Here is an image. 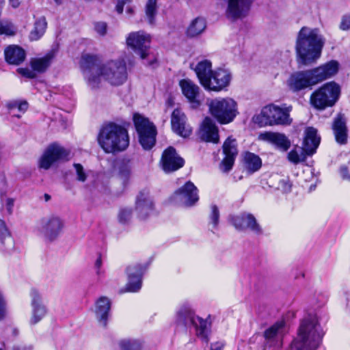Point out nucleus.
Wrapping results in <instances>:
<instances>
[{
    "label": "nucleus",
    "mask_w": 350,
    "mask_h": 350,
    "mask_svg": "<svg viewBox=\"0 0 350 350\" xmlns=\"http://www.w3.org/2000/svg\"><path fill=\"white\" fill-rule=\"evenodd\" d=\"M96 55L85 54L81 56L80 68L83 77L91 88H98L103 81L111 85H120L127 79L126 64L122 59L108 60L97 64Z\"/></svg>",
    "instance_id": "1"
},
{
    "label": "nucleus",
    "mask_w": 350,
    "mask_h": 350,
    "mask_svg": "<svg viewBox=\"0 0 350 350\" xmlns=\"http://www.w3.org/2000/svg\"><path fill=\"white\" fill-rule=\"evenodd\" d=\"M325 39L317 28L302 27L298 31L295 51L299 64L306 66L316 62L321 57Z\"/></svg>",
    "instance_id": "2"
},
{
    "label": "nucleus",
    "mask_w": 350,
    "mask_h": 350,
    "mask_svg": "<svg viewBox=\"0 0 350 350\" xmlns=\"http://www.w3.org/2000/svg\"><path fill=\"white\" fill-rule=\"evenodd\" d=\"M323 336L317 314H309L301 321L297 337L292 342L290 350H316Z\"/></svg>",
    "instance_id": "3"
},
{
    "label": "nucleus",
    "mask_w": 350,
    "mask_h": 350,
    "mask_svg": "<svg viewBox=\"0 0 350 350\" xmlns=\"http://www.w3.org/2000/svg\"><path fill=\"white\" fill-rule=\"evenodd\" d=\"M97 140L100 148L107 154L122 152L129 145L127 130L123 126L113 122L101 126Z\"/></svg>",
    "instance_id": "4"
},
{
    "label": "nucleus",
    "mask_w": 350,
    "mask_h": 350,
    "mask_svg": "<svg viewBox=\"0 0 350 350\" xmlns=\"http://www.w3.org/2000/svg\"><path fill=\"white\" fill-rule=\"evenodd\" d=\"M292 109L291 105L286 103L280 106L270 104L264 107L260 113L254 117V121L260 126L290 125L293 121L290 117V112Z\"/></svg>",
    "instance_id": "5"
},
{
    "label": "nucleus",
    "mask_w": 350,
    "mask_h": 350,
    "mask_svg": "<svg viewBox=\"0 0 350 350\" xmlns=\"http://www.w3.org/2000/svg\"><path fill=\"white\" fill-rule=\"evenodd\" d=\"M211 113L221 124L231 122L238 113L237 104L231 98H217L208 103Z\"/></svg>",
    "instance_id": "6"
},
{
    "label": "nucleus",
    "mask_w": 350,
    "mask_h": 350,
    "mask_svg": "<svg viewBox=\"0 0 350 350\" xmlns=\"http://www.w3.org/2000/svg\"><path fill=\"white\" fill-rule=\"evenodd\" d=\"M176 321L178 323L186 326H193L197 336L203 341L208 342L209 323L207 321L196 316L189 306L185 305L180 308L176 313Z\"/></svg>",
    "instance_id": "7"
},
{
    "label": "nucleus",
    "mask_w": 350,
    "mask_h": 350,
    "mask_svg": "<svg viewBox=\"0 0 350 350\" xmlns=\"http://www.w3.org/2000/svg\"><path fill=\"white\" fill-rule=\"evenodd\" d=\"M64 228L63 219L59 216L51 215L40 219L36 229L45 241L53 242L60 236Z\"/></svg>",
    "instance_id": "8"
},
{
    "label": "nucleus",
    "mask_w": 350,
    "mask_h": 350,
    "mask_svg": "<svg viewBox=\"0 0 350 350\" xmlns=\"http://www.w3.org/2000/svg\"><path fill=\"white\" fill-rule=\"evenodd\" d=\"M339 94L340 87L336 83H327L312 94L310 103L317 109H324L332 106L338 99Z\"/></svg>",
    "instance_id": "9"
},
{
    "label": "nucleus",
    "mask_w": 350,
    "mask_h": 350,
    "mask_svg": "<svg viewBox=\"0 0 350 350\" xmlns=\"http://www.w3.org/2000/svg\"><path fill=\"white\" fill-rule=\"evenodd\" d=\"M133 121L141 145L146 150L151 149L156 141L157 130L155 126L147 118L138 113L133 115Z\"/></svg>",
    "instance_id": "10"
},
{
    "label": "nucleus",
    "mask_w": 350,
    "mask_h": 350,
    "mask_svg": "<svg viewBox=\"0 0 350 350\" xmlns=\"http://www.w3.org/2000/svg\"><path fill=\"white\" fill-rule=\"evenodd\" d=\"M126 44L142 59L148 56L151 36L144 31H133L129 33L126 40Z\"/></svg>",
    "instance_id": "11"
},
{
    "label": "nucleus",
    "mask_w": 350,
    "mask_h": 350,
    "mask_svg": "<svg viewBox=\"0 0 350 350\" xmlns=\"http://www.w3.org/2000/svg\"><path fill=\"white\" fill-rule=\"evenodd\" d=\"M254 1V0H226V18L233 22L244 18L249 14Z\"/></svg>",
    "instance_id": "12"
},
{
    "label": "nucleus",
    "mask_w": 350,
    "mask_h": 350,
    "mask_svg": "<svg viewBox=\"0 0 350 350\" xmlns=\"http://www.w3.org/2000/svg\"><path fill=\"white\" fill-rule=\"evenodd\" d=\"M69 152L62 146L53 144L49 146L39 159V167L48 170L55 162L68 159Z\"/></svg>",
    "instance_id": "13"
},
{
    "label": "nucleus",
    "mask_w": 350,
    "mask_h": 350,
    "mask_svg": "<svg viewBox=\"0 0 350 350\" xmlns=\"http://www.w3.org/2000/svg\"><path fill=\"white\" fill-rule=\"evenodd\" d=\"M290 90L297 92L316 85L310 69L292 73L286 81Z\"/></svg>",
    "instance_id": "14"
},
{
    "label": "nucleus",
    "mask_w": 350,
    "mask_h": 350,
    "mask_svg": "<svg viewBox=\"0 0 350 350\" xmlns=\"http://www.w3.org/2000/svg\"><path fill=\"white\" fill-rule=\"evenodd\" d=\"M15 200L10 197H1L0 202V215L10 216L13 213ZM5 242L12 243L8 230L6 227L5 221L0 218V243L3 245Z\"/></svg>",
    "instance_id": "15"
},
{
    "label": "nucleus",
    "mask_w": 350,
    "mask_h": 350,
    "mask_svg": "<svg viewBox=\"0 0 350 350\" xmlns=\"http://www.w3.org/2000/svg\"><path fill=\"white\" fill-rule=\"evenodd\" d=\"M231 74L226 69L218 68L213 70L203 87L208 90L219 92L229 85Z\"/></svg>",
    "instance_id": "16"
},
{
    "label": "nucleus",
    "mask_w": 350,
    "mask_h": 350,
    "mask_svg": "<svg viewBox=\"0 0 350 350\" xmlns=\"http://www.w3.org/2000/svg\"><path fill=\"white\" fill-rule=\"evenodd\" d=\"M232 223L236 229L239 230H249L255 234H262V229L257 222L255 217L248 213H242L232 217Z\"/></svg>",
    "instance_id": "17"
},
{
    "label": "nucleus",
    "mask_w": 350,
    "mask_h": 350,
    "mask_svg": "<svg viewBox=\"0 0 350 350\" xmlns=\"http://www.w3.org/2000/svg\"><path fill=\"white\" fill-rule=\"evenodd\" d=\"M224 158L220 163V170L223 172H228L234 165L235 158L238 154L237 144L234 138L228 137L223 144Z\"/></svg>",
    "instance_id": "18"
},
{
    "label": "nucleus",
    "mask_w": 350,
    "mask_h": 350,
    "mask_svg": "<svg viewBox=\"0 0 350 350\" xmlns=\"http://www.w3.org/2000/svg\"><path fill=\"white\" fill-rule=\"evenodd\" d=\"M171 126L174 133L184 138L189 137L192 133L185 114L179 109H175L172 113Z\"/></svg>",
    "instance_id": "19"
},
{
    "label": "nucleus",
    "mask_w": 350,
    "mask_h": 350,
    "mask_svg": "<svg viewBox=\"0 0 350 350\" xmlns=\"http://www.w3.org/2000/svg\"><path fill=\"white\" fill-rule=\"evenodd\" d=\"M161 163L162 169L169 173L181 168L184 165L185 161L178 154L176 150L170 146L163 152Z\"/></svg>",
    "instance_id": "20"
},
{
    "label": "nucleus",
    "mask_w": 350,
    "mask_h": 350,
    "mask_svg": "<svg viewBox=\"0 0 350 350\" xmlns=\"http://www.w3.org/2000/svg\"><path fill=\"white\" fill-rule=\"evenodd\" d=\"M146 267L141 264L129 265L126 269L128 282L126 291L131 293L138 292L142 288V278Z\"/></svg>",
    "instance_id": "21"
},
{
    "label": "nucleus",
    "mask_w": 350,
    "mask_h": 350,
    "mask_svg": "<svg viewBox=\"0 0 350 350\" xmlns=\"http://www.w3.org/2000/svg\"><path fill=\"white\" fill-rule=\"evenodd\" d=\"M310 70L317 85L336 75L339 70V63L336 60H331Z\"/></svg>",
    "instance_id": "22"
},
{
    "label": "nucleus",
    "mask_w": 350,
    "mask_h": 350,
    "mask_svg": "<svg viewBox=\"0 0 350 350\" xmlns=\"http://www.w3.org/2000/svg\"><path fill=\"white\" fill-rule=\"evenodd\" d=\"M174 198L186 206H192L198 201V189L191 181L187 182L175 191Z\"/></svg>",
    "instance_id": "23"
},
{
    "label": "nucleus",
    "mask_w": 350,
    "mask_h": 350,
    "mask_svg": "<svg viewBox=\"0 0 350 350\" xmlns=\"http://www.w3.org/2000/svg\"><path fill=\"white\" fill-rule=\"evenodd\" d=\"M31 317L29 322L31 325H35L40 322L46 314V308L42 304L40 293L36 291H31Z\"/></svg>",
    "instance_id": "24"
},
{
    "label": "nucleus",
    "mask_w": 350,
    "mask_h": 350,
    "mask_svg": "<svg viewBox=\"0 0 350 350\" xmlns=\"http://www.w3.org/2000/svg\"><path fill=\"white\" fill-rule=\"evenodd\" d=\"M183 95L193 108L200 105V88L189 79H183L179 83Z\"/></svg>",
    "instance_id": "25"
},
{
    "label": "nucleus",
    "mask_w": 350,
    "mask_h": 350,
    "mask_svg": "<svg viewBox=\"0 0 350 350\" xmlns=\"http://www.w3.org/2000/svg\"><path fill=\"white\" fill-rule=\"evenodd\" d=\"M258 139L269 142L277 148L286 152L291 146V142L283 133L275 132H263L259 134Z\"/></svg>",
    "instance_id": "26"
},
{
    "label": "nucleus",
    "mask_w": 350,
    "mask_h": 350,
    "mask_svg": "<svg viewBox=\"0 0 350 350\" xmlns=\"http://www.w3.org/2000/svg\"><path fill=\"white\" fill-rule=\"evenodd\" d=\"M135 210L141 219H146L153 212V202L149 193L140 192L136 198Z\"/></svg>",
    "instance_id": "27"
},
{
    "label": "nucleus",
    "mask_w": 350,
    "mask_h": 350,
    "mask_svg": "<svg viewBox=\"0 0 350 350\" xmlns=\"http://www.w3.org/2000/svg\"><path fill=\"white\" fill-rule=\"evenodd\" d=\"M200 138L207 142H219L218 129L214 121L208 117L202 122L199 131Z\"/></svg>",
    "instance_id": "28"
},
{
    "label": "nucleus",
    "mask_w": 350,
    "mask_h": 350,
    "mask_svg": "<svg viewBox=\"0 0 350 350\" xmlns=\"http://www.w3.org/2000/svg\"><path fill=\"white\" fill-rule=\"evenodd\" d=\"M111 308V301L107 297H100L95 304V314L100 325L105 327L107 325V319Z\"/></svg>",
    "instance_id": "29"
},
{
    "label": "nucleus",
    "mask_w": 350,
    "mask_h": 350,
    "mask_svg": "<svg viewBox=\"0 0 350 350\" xmlns=\"http://www.w3.org/2000/svg\"><path fill=\"white\" fill-rule=\"evenodd\" d=\"M303 148L308 154H313L320 144V137L317 135V130L312 127L306 129Z\"/></svg>",
    "instance_id": "30"
},
{
    "label": "nucleus",
    "mask_w": 350,
    "mask_h": 350,
    "mask_svg": "<svg viewBox=\"0 0 350 350\" xmlns=\"http://www.w3.org/2000/svg\"><path fill=\"white\" fill-rule=\"evenodd\" d=\"M332 129L336 142L340 144H346L347 140V128L345 118L342 115L338 114L334 119Z\"/></svg>",
    "instance_id": "31"
},
{
    "label": "nucleus",
    "mask_w": 350,
    "mask_h": 350,
    "mask_svg": "<svg viewBox=\"0 0 350 350\" xmlns=\"http://www.w3.org/2000/svg\"><path fill=\"white\" fill-rule=\"evenodd\" d=\"M5 57L10 64L18 65L25 58V51L20 46L10 45L5 50Z\"/></svg>",
    "instance_id": "32"
},
{
    "label": "nucleus",
    "mask_w": 350,
    "mask_h": 350,
    "mask_svg": "<svg viewBox=\"0 0 350 350\" xmlns=\"http://www.w3.org/2000/svg\"><path fill=\"white\" fill-rule=\"evenodd\" d=\"M193 69L202 86L213 72V70H212V63L208 59H203L198 62Z\"/></svg>",
    "instance_id": "33"
},
{
    "label": "nucleus",
    "mask_w": 350,
    "mask_h": 350,
    "mask_svg": "<svg viewBox=\"0 0 350 350\" xmlns=\"http://www.w3.org/2000/svg\"><path fill=\"white\" fill-rule=\"evenodd\" d=\"M244 169L250 174L259 170L262 166V160L260 157L254 153L247 152L243 159Z\"/></svg>",
    "instance_id": "34"
},
{
    "label": "nucleus",
    "mask_w": 350,
    "mask_h": 350,
    "mask_svg": "<svg viewBox=\"0 0 350 350\" xmlns=\"http://www.w3.org/2000/svg\"><path fill=\"white\" fill-rule=\"evenodd\" d=\"M55 55V53L52 50L42 57L32 59L31 60V68L33 71H36L38 72H44L51 64Z\"/></svg>",
    "instance_id": "35"
},
{
    "label": "nucleus",
    "mask_w": 350,
    "mask_h": 350,
    "mask_svg": "<svg viewBox=\"0 0 350 350\" xmlns=\"http://www.w3.org/2000/svg\"><path fill=\"white\" fill-rule=\"evenodd\" d=\"M47 27V23L44 17L38 18L33 25V27L29 33V39L31 41L40 40L44 34Z\"/></svg>",
    "instance_id": "36"
},
{
    "label": "nucleus",
    "mask_w": 350,
    "mask_h": 350,
    "mask_svg": "<svg viewBox=\"0 0 350 350\" xmlns=\"http://www.w3.org/2000/svg\"><path fill=\"white\" fill-rule=\"evenodd\" d=\"M206 27V23L204 18L197 17L189 24L187 29V35L193 38L201 34Z\"/></svg>",
    "instance_id": "37"
},
{
    "label": "nucleus",
    "mask_w": 350,
    "mask_h": 350,
    "mask_svg": "<svg viewBox=\"0 0 350 350\" xmlns=\"http://www.w3.org/2000/svg\"><path fill=\"white\" fill-rule=\"evenodd\" d=\"M158 0H147L145 8V16L148 23L151 25H155L156 16L158 12Z\"/></svg>",
    "instance_id": "38"
},
{
    "label": "nucleus",
    "mask_w": 350,
    "mask_h": 350,
    "mask_svg": "<svg viewBox=\"0 0 350 350\" xmlns=\"http://www.w3.org/2000/svg\"><path fill=\"white\" fill-rule=\"evenodd\" d=\"M284 325V321L282 320L277 321L272 326L267 329L264 333L265 339L268 341L276 340L282 334Z\"/></svg>",
    "instance_id": "39"
},
{
    "label": "nucleus",
    "mask_w": 350,
    "mask_h": 350,
    "mask_svg": "<svg viewBox=\"0 0 350 350\" xmlns=\"http://www.w3.org/2000/svg\"><path fill=\"white\" fill-rule=\"evenodd\" d=\"M308 155L304 148H295L291 150L288 154V159L294 164L305 161L306 156Z\"/></svg>",
    "instance_id": "40"
},
{
    "label": "nucleus",
    "mask_w": 350,
    "mask_h": 350,
    "mask_svg": "<svg viewBox=\"0 0 350 350\" xmlns=\"http://www.w3.org/2000/svg\"><path fill=\"white\" fill-rule=\"evenodd\" d=\"M120 350H142V343L137 339H123L118 343Z\"/></svg>",
    "instance_id": "41"
},
{
    "label": "nucleus",
    "mask_w": 350,
    "mask_h": 350,
    "mask_svg": "<svg viewBox=\"0 0 350 350\" xmlns=\"http://www.w3.org/2000/svg\"><path fill=\"white\" fill-rule=\"evenodd\" d=\"M219 219V211L216 205H211L209 215V226L211 230L214 232L217 228Z\"/></svg>",
    "instance_id": "42"
},
{
    "label": "nucleus",
    "mask_w": 350,
    "mask_h": 350,
    "mask_svg": "<svg viewBox=\"0 0 350 350\" xmlns=\"http://www.w3.org/2000/svg\"><path fill=\"white\" fill-rule=\"evenodd\" d=\"M118 221L120 223L126 224H128L132 218V211L129 208H120L118 215Z\"/></svg>",
    "instance_id": "43"
},
{
    "label": "nucleus",
    "mask_w": 350,
    "mask_h": 350,
    "mask_svg": "<svg viewBox=\"0 0 350 350\" xmlns=\"http://www.w3.org/2000/svg\"><path fill=\"white\" fill-rule=\"evenodd\" d=\"M16 32L14 26L8 21H0V34L6 36L14 35Z\"/></svg>",
    "instance_id": "44"
},
{
    "label": "nucleus",
    "mask_w": 350,
    "mask_h": 350,
    "mask_svg": "<svg viewBox=\"0 0 350 350\" xmlns=\"http://www.w3.org/2000/svg\"><path fill=\"white\" fill-rule=\"evenodd\" d=\"M292 183L288 178H280L278 181L277 189L283 193H288L291 191Z\"/></svg>",
    "instance_id": "45"
},
{
    "label": "nucleus",
    "mask_w": 350,
    "mask_h": 350,
    "mask_svg": "<svg viewBox=\"0 0 350 350\" xmlns=\"http://www.w3.org/2000/svg\"><path fill=\"white\" fill-rule=\"evenodd\" d=\"M77 174V179L81 182H85L87 179V174L83 167L79 163L73 165Z\"/></svg>",
    "instance_id": "46"
},
{
    "label": "nucleus",
    "mask_w": 350,
    "mask_h": 350,
    "mask_svg": "<svg viewBox=\"0 0 350 350\" xmlns=\"http://www.w3.org/2000/svg\"><path fill=\"white\" fill-rule=\"evenodd\" d=\"M94 29L100 36H103L107 33V23L105 22H96L94 24Z\"/></svg>",
    "instance_id": "47"
},
{
    "label": "nucleus",
    "mask_w": 350,
    "mask_h": 350,
    "mask_svg": "<svg viewBox=\"0 0 350 350\" xmlns=\"http://www.w3.org/2000/svg\"><path fill=\"white\" fill-rule=\"evenodd\" d=\"M18 73H20L21 75L26 77L29 79H33L36 77V74L34 73L33 70H31L30 69L27 68H21L18 69Z\"/></svg>",
    "instance_id": "48"
},
{
    "label": "nucleus",
    "mask_w": 350,
    "mask_h": 350,
    "mask_svg": "<svg viewBox=\"0 0 350 350\" xmlns=\"http://www.w3.org/2000/svg\"><path fill=\"white\" fill-rule=\"evenodd\" d=\"M340 27L342 30L350 29V15L342 17Z\"/></svg>",
    "instance_id": "49"
},
{
    "label": "nucleus",
    "mask_w": 350,
    "mask_h": 350,
    "mask_svg": "<svg viewBox=\"0 0 350 350\" xmlns=\"http://www.w3.org/2000/svg\"><path fill=\"white\" fill-rule=\"evenodd\" d=\"M130 174L131 168L128 165H124L120 168V175L122 178H127L129 176Z\"/></svg>",
    "instance_id": "50"
},
{
    "label": "nucleus",
    "mask_w": 350,
    "mask_h": 350,
    "mask_svg": "<svg viewBox=\"0 0 350 350\" xmlns=\"http://www.w3.org/2000/svg\"><path fill=\"white\" fill-rule=\"evenodd\" d=\"M131 0H118L116 10L118 14H122L125 3L130 2Z\"/></svg>",
    "instance_id": "51"
},
{
    "label": "nucleus",
    "mask_w": 350,
    "mask_h": 350,
    "mask_svg": "<svg viewBox=\"0 0 350 350\" xmlns=\"http://www.w3.org/2000/svg\"><path fill=\"white\" fill-rule=\"evenodd\" d=\"M340 173L341 177L345 180H350V175L349 174L348 170L346 167L342 166L340 167Z\"/></svg>",
    "instance_id": "52"
},
{
    "label": "nucleus",
    "mask_w": 350,
    "mask_h": 350,
    "mask_svg": "<svg viewBox=\"0 0 350 350\" xmlns=\"http://www.w3.org/2000/svg\"><path fill=\"white\" fill-rule=\"evenodd\" d=\"M17 108L19 111L22 113H25L27 108H28V104L26 101H23L17 103Z\"/></svg>",
    "instance_id": "53"
},
{
    "label": "nucleus",
    "mask_w": 350,
    "mask_h": 350,
    "mask_svg": "<svg viewBox=\"0 0 350 350\" xmlns=\"http://www.w3.org/2000/svg\"><path fill=\"white\" fill-rule=\"evenodd\" d=\"M224 347V343L222 342H217L211 345V350H222Z\"/></svg>",
    "instance_id": "54"
},
{
    "label": "nucleus",
    "mask_w": 350,
    "mask_h": 350,
    "mask_svg": "<svg viewBox=\"0 0 350 350\" xmlns=\"http://www.w3.org/2000/svg\"><path fill=\"white\" fill-rule=\"evenodd\" d=\"M102 265H103L102 258H101V256H99L95 260L94 268H102Z\"/></svg>",
    "instance_id": "55"
},
{
    "label": "nucleus",
    "mask_w": 350,
    "mask_h": 350,
    "mask_svg": "<svg viewBox=\"0 0 350 350\" xmlns=\"http://www.w3.org/2000/svg\"><path fill=\"white\" fill-rule=\"evenodd\" d=\"M10 5L14 8H18L21 4V0H9Z\"/></svg>",
    "instance_id": "56"
},
{
    "label": "nucleus",
    "mask_w": 350,
    "mask_h": 350,
    "mask_svg": "<svg viewBox=\"0 0 350 350\" xmlns=\"http://www.w3.org/2000/svg\"><path fill=\"white\" fill-rule=\"evenodd\" d=\"M94 269L98 279L103 276L105 271L102 268H94Z\"/></svg>",
    "instance_id": "57"
},
{
    "label": "nucleus",
    "mask_w": 350,
    "mask_h": 350,
    "mask_svg": "<svg viewBox=\"0 0 350 350\" xmlns=\"http://www.w3.org/2000/svg\"><path fill=\"white\" fill-rule=\"evenodd\" d=\"M17 103H18L17 102H14V103L10 102V103H8L7 104V107L10 110H12V109H13L15 107L17 108Z\"/></svg>",
    "instance_id": "58"
},
{
    "label": "nucleus",
    "mask_w": 350,
    "mask_h": 350,
    "mask_svg": "<svg viewBox=\"0 0 350 350\" xmlns=\"http://www.w3.org/2000/svg\"><path fill=\"white\" fill-rule=\"evenodd\" d=\"M126 12L129 14V15H133V13H134V10L133 8L131 7H129V8H127L126 10Z\"/></svg>",
    "instance_id": "59"
},
{
    "label": "nucleus",
    "mask_w": 350,
    "mask_h": 350,
    "mask_svg": "<svg viewBox=\"0 0 350 350\" xmlns=\"http://www.w3.org/2000/svg\"><path fill=\"white\" fill-rule=\"evenodd\" d=\"M5 181V176L3 174H0V183L4 184Z\"/></svg>",
    "instance_id": "60"
},
{
    "label": "nucleus",
    "mask_w": 350,
    "mask_h": 350,
    "mask_svg": "<svg viewBox=\"0 0 350 350\" xmlns=\"http://www.w3.org/2000/svg\"><path fill=\"white\" fill-rule=\"evenodd\" d=\"M15 350H31V349L23 347V348H21V349L18 348L17 349H15Z\"/></svg>",
    "instance_id": "61"
},
{
    "label": "nucleus",
    "mask_w": 350,
    "mask_h": 350,
    "mask_svg": "<svg viewBox=\"0 0 350 350\" xmlns=\"http://www.w3.org/2000/svg\"><path fill=\"white\" fill-rule=\"evenodd\" d=\"M54 1H55V3H57V4H60V3H62V0H54Z\"/></svg>",
    "instance_id": "62"
},
{
    "label": "nucleus",
    "mask_w": 350,
    "mask_h": 350,
    "mask_svg": "<svg viewBox=\"0 0 350 350\" xmlns=\"http://www.w3.org/2000/svg\"><path fill=\"white\" fill-rule=\"evenodd\" d=\"M16 117H17L18 118H19L21 117V116L19 114H17V115H14Z\"/></svg>",
    "instance_id": "63"
},
{
    "label": "nucleus",
    "mask_w": 350,
    "mask_h": 350,
    "mask_svg": "<svg viewBox=\"0 0 350 350\" xmlns=\"http://www.w3.org/2000/svg\"><path fill=\"white\" fill-rule=\"evenodd\" d=\"M45 197H46V200H48L49 198V196L48 195H45Z\"/></svg>",
    "instance_id": "64"
}]
</instances>
